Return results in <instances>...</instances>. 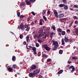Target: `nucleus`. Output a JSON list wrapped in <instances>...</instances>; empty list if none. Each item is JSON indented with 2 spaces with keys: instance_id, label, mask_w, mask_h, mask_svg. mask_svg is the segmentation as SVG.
Returning a JSON list of instances; mask_svg holds the SVG:
<instances>
[{
  "instance_id": "nucleus-38",
  "label": "nucleus",
  "mask_w": 78,
  "mask_h": 78,
  "mask_svg": "<svg viewBox=\"0 0 78 78\" xmlns=\"http://www.w3.org/2000/svg\"><path fill=\"white\" fill-rule=\"evenodd\" d=\"M50 34L53 36V34H54V35H55V33H54V32H52V33H51Z\"/></svg>"
},
{
  "instance_id": "nucleus-53",
  "label": "nucleus",
  "mask_w": 78,
  "mask_h": 78,
  "mask_svg": "<svg viewBox=\"0 0 78 78\" xmlns=\"http://www.w3.org/2000/svg\"><path fill=\"white\" fill-rule=\"evenodd\" d=\"M23 45H25L27 44V42L26 41H24L23 42Z\"/></svg>"
},
{
  "instance_id": "nucleus-9",
  "label": "nucleus",
  "mask_w": 78,
  "mask_h": 78,
  "mask_svg": "<svg viewBox=\"0 0 78 78\" xmlns=\"http://www.w3.org/2000/svg\"><path fill=\"white\" fill-rule=\"evenodd\" d=\"M44 36V34L42 35L41 33L39 34L38 35L37 39H40V38L42 36Z\"/></svg>"
},
{
  "instance_id": "nucleus-58",
  "label": "nucleus",
  "mask_w": 78,
  "mask_h": 78,
  "mask_svg": "<svg viewBox=\"0 0 78 78\" xmlns=\"http://www.w3.org/2000/svg\"><path fill=\"white\" fill-rule=\"evenodd\" d=\"M34 22H32L31 23V25L33 26L34 25Z\"/></svg>"
},
{
  "instance_id": "nucleus-7",
  "label": "nucleus",
  "mask_w": 78,
  "mask_h": 78,
  "mask_svg": "<svg viewBox=\"0 0 78 78\" xmlns=\"http://www.w3.org/2000/svg\"><path fill=\"white\" fill-rule=\"evenodd\" d=\"M29 76L30 77H34L35 75L34 73H29Z\"/></svg>"
},
{
  "instance_id": "nucleus-40",
  "label": "nucleus",
  "mask_w": 78,
  "mask_h": 78,
  "mask_svg": "<svg viewBox=\"0 0 78 78\" xmlns=\"http://www.w3.org/2000/svg\"><path fill=\"white\" fill-rule=\"evenodd\" d=\"M50 61H51V59L49 58L47 60V62H50Z\"/></svg>"
},
{
  "instance_id": "nucleus-2",
  "label": "nucleus",
  "mask_w": 78,
  "mask_h": 78,
  "mask_svg": "<svg viewBox=\"0 0 78 78\" xmlns=\"http://www.w3.org/2000/svg\"><path fill=\"white\" fill-rule=\"evenodd\" d=\"M72 69V70L71 71V73H73V72H74L75 70V68L74 67V66H70L69 67V69Z\"/></svg>"
},
{
  "instance_id": "nucleus-36",
  "label": "nucleus",
  "mask_w": 78,
  "mask_h": 78,
  "mask_svg": "<svg viewBox=\"0 0 78 78\" xmlns=\"http://www.w3.org/2000/svg\"><path fill=\"white\" fill-rule=\"evenodd\" d=\"M72 24H73V22H72L70 23V24L69 25V27H70L72 25Z\"/></svg>"
},
{
  "instance_id": "nucleus-1",
  "label": "nucleus",
  "mask_w": 78,
  "mask_h": 78,
  "mask_svg": "<svg viewBox=\"0 0 78 78\" xmlns=\"http://www.w3.org/2000/svg\"><path fill=\"white\" fill-rule=\"evenodd\" d=\"M43 48H44V49H46V50L47 51H49V50H51V48H50L48 47V46L46 45H44L42 47Z\"/></svg>"
},
{
  "instance_id": "nucleus-32",
  "label": "nucleus",
  "mask_w": 78,
  "mask_h": 78,
  "mask_svg": "<svg viewBox=\"0 0 78 78\" xmlns=\"http://www.w3.org/2000/svg\"><path fill=\"white\" fill-rule=\"evenodd\" d=\"M27 28V29H25V30L27 31H29L30 30V27H28Z\"/></svg>"
},
{
  "instance_id": "nucleus-13",
  "label": "nucleus",
  "mask_w": 78,
  "mask_h": 78,
  "mask_svg": "<svg viewBox=\"0 0 78 78\" xmlns=\"http://www.w3.org/2000/svg\"><path fill=\"white\" fill-rule=\"evenodd\" d=\"M16 56H12V61L14 62V61H16Z\"/></svg>"
},
{
  "instance_id": "nucleus-51",
  "label": "nucleus",
  "mask_w": 78,
  "mask_h": 78,
  "mask_svg": "<svg viewBox=\"0 0 78 78\" xmlns=\"http://www.w3.org/2000/svg\"><path fill=\"white\" fill-rule=\"evenodd\" d=\"M37 41L39 43H41V42H42V41L41 40H38Z\"/></svg>"
},
{
  "instance_id": "nucleus-17",
  "label": "nucleus",
  "mask_w": 78,
  "mask_h": 78,
  "mask_svg": "<svg viewBox=\"0 0 78 78\" xmlns=\"http://www.w3.org/2000/svg\"><path fill=\"white\" fill-rule=\"evenodd\" d=\"M25 5V3L21 2L20 4V6H24Z\"/></svg>"
},
{
  "instance_id": "nucleus-47",
  "label": "nucleus",
  "mask_w": 78,
  "mask_h": 78,
  "mask_svg": "<svg viewBox=\"0 0 78 78\" xmlns=\"http://www.w3.org/2000/svg\"><path fill=\"white\" fill-rule=\"evenodd\" d=\"M26 48H27V50H30V49L28 48V44H27L26 45Z\"/></svg>"
},
{
  "instance_id": "nucleus-5",
  "label": "nucleus",
  "mask_w": 78,
  "mask_h": 78,
  "mask_svg": "<svg viewBox=\"0 0 78 78\" xmlns=\"http://www.w3.org/2000/svg\"><path fill=\"white\" fill-rule=\"evenodd\" d=\"M39 72H40V69H36V70H34V71L33 73L34 74V75H36V74H37V73H39Z\"/></svg>"
},
{
  "instance_id": "nucleus-20",
  "label": "nucleus",
  "mask_w": 78,
  "mask_h": 78,
  "mask_svg": "<svg viewBox=\"0 0 78 78\" xmlns=\"http://www.w3.org/2000/svg\"><path fill=\"white\" fill-rule=\"evenodd\" d=\"M65 5H66L64 4H60L59 5V6L60 7V8H62V7H64Z\"/></svg>"
},
{
  "instance_id": "nucleus-30",
  "label": "nucleus",
  "mask_w": 78,
  "mask_h": 78,
  "mask_svg": "<svg viewBox=\"0 0 78 78\" xmlns=\"http://www.w3.org/2000/svg\"><path fill=\"white\" fill-rule=\"evenodd\" d=\"M51 28L54 31H55L56 30V29L55 28V26H53L52 27H51Z\"/></svg>"
},
{
  "instance_id": "nucleus-63",
  "label": "nucleus",
  "mask_w": 78,
  "mask_h": 78,
  "mask_svg": "<svg viewBox=\"0 0 78 78\" xmlns=\"http://www.w3.org/2000/svg\"><path fill=\"white\" fill-rule=\"evenodd\" d=\"M52 37H53V36L51 35L50 34V37L51 38H52Z\"/></svg>"
},
{
  "instance_id": "nucleus-34",
  "label": "nucleus",
  "mask_w": 78,
  "mask_h": 78,
  "mask_svg": "<svg viewBox=\"0 0 78 78\" xmlns=\"http://www.w3.org/2000/svg\"><path fill=\"white\" fill-rule=\"evenodd\" d=\"M62 52L63 51L62 50H60L59 51V54H62Z\"/></svg>"
},
{
  "instance_id": "nucleus-15",
  "label": "nucleus",
  "mask_w": 78,
  "mask_h": 78,
  "mask_svg": "<svg viewBox=\"0 0 78 78\" xmlns=\"http://www.w3.org/2000/svg\"><path fill=\"white\" fill-rule=\"evenodd\" d=\"M62 72H63V70L61 69L57 73V74L58 75H60V74H61V73H62Z\"/></svg>"
},
{
  "instance_id": "nucleus-16",
  "label": "nucleus",
  "mask_w": 78,
  "mask_h": 78,
  "mask_svg": "<svg viewBox=\"0 0 78 78\" xmlns=\"http://www.w3.org/2000/svg\"><path fill=\"white\" fill-rule=\"evenodd\" d=\"M25 2H26V4L27 5H31V2H30V1H27V0H26Z\"/></svg>"
},
{
  "instance_id": "nucleus-23",
  "label": "nucleus",
  "mask_w": 78,
  "mask_h": 78,
  "mask_svg": "<svg viewBox=\"0 0 78 78\" xmlns=\"http://www.w3.org/2000/svg\"><path fill=\"white\" fill-rule=\"evenodd\" d=\"M64 6V9H66V10L68 9V5H65Z\"/></svg>"
},
{
  "instance_id": "nucleus-22",
  "label": "nucleus",
  "mask_w": 78,
  "mask_h": 78,
  "mask_svg": "<svg viewBox=\"0 0 78 78\" xmlns=\"http://www.w3.org/2000/svg\"><path fill=\"white\" fill-rule=\"evenodd\" d=\"M19 17H20V19H23V18H24L25 16L23 15H20Z\"/></svg>"
},
{
  "instance_id": "nucleus-35",
  "label": "nucleus",
  "mask_w": 78,
  "mask_h": 78,
  "mask_svg": "<svg viewBox=\"0 0 78 78\" xmlns=\"http://www.w3.org/2000/svg\"><path fill=\"white\" fill-rule=\"evenodd\" d=\"M12 67H13V68L15 69V68H16V67H17V65H16L14 64L12 65Z\"/></svg>"
},
{
  "instance_id": "nucleus-10",
  "label": "nucleus",
  "mask_w": 78,
  "mask_h": 78,
  "mask_svg": "<svg viewBox=\"0 0 78 78\" xmlns=\"http://www.w3.org/2000/svg\"><path fill=\"white\" fill-rule=\"evenodd\" d=\"M42 58H44V59H46V58H47L48 56L45 54H42Z\"/></svg>"
},
{
  "instance_id": "nucleus-29",
  "label": "nucleus",
  "mask_w": 78,
  "mask_h": 78,
  "mask_svg": "<svg viewBox=\"0 0 78 78\" xmlns=\"http://www.w3.org/2000/svg\"><path fill=\"white\" fill-rule=\"evenodd\" d=\"M17 15L18 17H19L20 16V12H17Z\"/></svg>"
},
{
  "instance_id": "nucleus-31",
  "label": "nucleus",
  "mask_w": 78,
  "mask_h": 78,
  "mask_svg": "<svg viewBox=\"0 0 78 78\" xmlns=\"http://www.w3.org/2000/svg\"><path fill=\"white\" fill-rule=\"evenodd\" d=\"M58 47V46H54V50H56L57 49V48Z\"/></svg>"
},
{
  "instance_id": "nucleus-43",
  "label": "nucleus",
  "mask_w": 78,
  "mask_h": 78,
  "mask_svg": "<svg viewBox=\"0 0 78 78\" xmlns=\"http://www.w3.org/2000/svg\"><path fill=\"white\" fill-rule=\"evenodd\" d=\"M47 37V34H46L44 35V39H45V38H46Z\"/></svg>"
},
{
  "instance_id": "nucleus-48",
  "label": "nucleus",
  "mask_w": 78,
  "mask_h": 78,
  "mask_svg": "<svg viewBox=\"0 0 78 78\" xmlns=\"http://www.w3.org/2000/svg\"><path fill=\"white\" fill-rule=\"evenodd\" d=\"M31 19V17L30 16L29 17H28L27 18V19H28V20H30V19Z\"/></svg>"
},
{
  "instance_id": "nucleus-62",
  "label": "nucleus",
  "mask_w": 78,
  "mask_h": 78,
  "mask_svg": "<svg viewBox=\"0 0 78 78\" xmlns=\"http://www.w3.org/2000/svg\"><path fill=\"white\" fill-rule=\"evenodd\" d=\"M69 9H70V10L71 11H74V10H73V8H69Z\"/></svg>"
},
{
  "instance_id": "nucleus-41",
  "label": "nucleus",
  "mask_w": 78,
  "mask_h": 78,
  "mask_svg": "<svg viewBox=\"0 0 78 78\" xmlns=\"http://www.w3.org/2000/svg\"><path fill=\"white\" fill-rule=\"evenodd\" d=\"M74 7L76 8H78V5H74Z\"/></svg>"
},
{
  "instance_id": "nucleus-4",
  "label": "nucleus",
  "mask_w": 78,
  "mask_h": 78,
  "mask_svg": "<svg viewBox=\"0 0 78 78\" xmlns=\"http://www.w3.org/2000/svg\"><path fill=\"white\" fill-rule=\"evenodd\" d=\"M20 28L21 30H22L23 31L25 30V28H24V25L23 23H21V25H20Z\"/></svg>"
},
{
  "instance_id": "nucleus-33",
  "label": "nucleus",
  "mask_w": 78,
  "mask_h": 78,
  "mask_svg": "<svg viewBox=\"0 0 78 78\" xmlns=\"http://www.w3.org/2000/svg\"><path fill=\"white\" fill-rule=\"evenodd\" d=\"M43 17L44 19V20H45V21H47V18L46 17H45V16H43Z\"/></svg>"
},
{
  "instance_id": "nucleus-8",
  "label": "nucleus",
  "mask_w": 78,
  "mask_h": 78,
  "mask_svg": "<svg viewBox=\"0 0 78 78\" xmlns=\"http://www.w3.org/2000/svg\"><path fill=\"white\" fill-rule=\"evenodd\" d=\"M54 14L55 17H56V18H58V13L57 11H54Z\"/></svg>"
},
{
  "instance_id": "nucleus-61",
  "label": "nucleus",
  "mask_w": 78,
  "mask_h": 78,
  "mask_svg": "<svg viewBox=\"0 0 78 78\" xmlns=\"http://www.w3.org/2000/svg\"><path fill=\"white\" fill-rule=\"evenodd\" d=\"M39 24L41 25H42V22H39Z\"/></svg>"
},
{
  "instance_id": "nucleus-6",
  "label": "nucleus",
  "mask_w": 78,
  "mask_h": 78,
  "mask_svg": "<svg viewBox=\"0 0 78 78\" xmlns=\"http://www.w3.org/2000/svg\"><path fill=\"white\" fill-rule=\"evenodd\" d=\"M53 45H55L54 46H56L57 47H58L59 45H58V42L57 41H53Z\"/></svg>"
},
{
  "instance_id": "nucleus-21",
  "label": "nucleus",
  "mask_w": 78,
  "mask_h": 78,
  "mask_svg": "<svg viewBox=\"0 0 78 78\" xmlns=\"http://www.w3.org/2000/svg\"><path fill=\"white\" fill-rule=\"evenodd\" d=\"M61 34L62 36H64V35H66V32L65 31H62Z\"/></svg>"
},
{
  "instance_id": "nucleus-45",
  "label": "nucleus",
  "mask_w": 78,
  "mask_h": 78,
  "mask_svg": "<svg viewBox=\"0 0 78 78\" xmlns=\"http://www.w3.org/2000/svg\"><path fill=\"white\" fill-rule=\"evenodd\" d=\"M78 33V29H77L76 30V34H77Z\"/></svg>"
},
{
  "instance_id": "nucleus-57",
  "label": "nucleus",
  "mask_w": 78,
  "mask_h": 78,
  "mask_svg": "<svg viewBox=\"0 0 78 78\" xmlns=\"http://www.w3.org/2000/svg\"><path fill=\"white\" fill-rule=\"evenodd\" d=\"M20 39H22V35H20Z\"/></svg>"
},
{
  "instance_id": "nucleus-42",
  "label": "nucleus",
  "mask_w": 78,
  "mask_h": 78,
  "mask_svg": "<svg viewBox=\"0 0 78 78\" xmlns=\"http://www.w3.org/2000/svg\"><path fill=\"white\" fill-rule=\"evenodd\" d=\"M67 32H68L69 33H70V30L69 29H68L66 30Z\"/></svg>"
},
{
  "instance_id": "nucleus-19",
  "label": "nucleus",
  "mask_w": 78,
  "mask_h": 78,
  "mask_svg": "<svg viewBox=\"0 0 78 78\" xmlns=\"http://www.w3.org/2000/svg\"><path fill=\"white\" fill-rule=\"evenodd\" d=\"M57 31L58 33H61L62 32V30L60 28H58Z\"/></svg>"
},
{
  "instance_id": "nucleus-28",
  "label": "nucleus",
  "mask_w": 78,
  "mask_h": 78,
  "mask_svg": "<svg viewBox=\"0 0 78 78\" xmlns=\"http://www.w3.org/2000/svg\"><path fill=\"white\" fill-rule=\"evenodd\" d=\"M38 35L37 34H36L35 35H34V39H36V38H37Z\"/></svg>"
},
{
  "instance_id": "nucleus-24",
  "label": "nucleus",
  "mask_w": 78,
  "mask_h": 78,
  "mask_svg": "<svg viewBox=\"0 0 78 78\" xmlns=\"http://www.w3.org/2000/svg\"><path fill=\"white\" fill-rule=\"evenodd\" d=\"M46 10H44L43 11H42V14L44 15H45V14H46V12H45V11Z\"/></svg>"
},
{
  "instance_id": "nucleus-12",
  "label": "nucleus",
  "mask_w": 78,
  "mask_h": 78,
  "mask_svg": "<svg viewBox=\"0 0 78 78\" xmlns=\"http://www.w3.org/2000/svg\"><path fill=\"white\" fill-rule=\"evenodd\" d=\"M62 17H64V14H60L58 16V18H61Z\"/></svg>"
},
{
  "instance_id": "nucleus-11",
  "label": "nucleus",
  "mask_w": 78,
  "mask_h": 78,
  "mask_svg": "<svg viewBox=\"0 0 78 78\" xmlns=\"http://www.w3.org/2000/svg\"><path fill=\"white\" fill-rule=\"evenodd\" d=\"M64 41L65 42L67 43V42H68L69 41V39L67 37H65L64 38Z\"/></svg>"
},
{
  "instance_id": "nucleus-27",
  "label": "nucleus",
  "mask_w": 78,
  "mask_h": 78,
  "mask_svg": "<svg viewBox=\"0 0 78 78\" xmlns=\"http://www.w3.org/2000/svg\"><path fill=\"white\" fill-rule=\"evenodd\" d=\"M32 50H33L34 51H36V48L35 47H32Z\"/></svg>"
},
{
  "instance_id": "nucleus-54",
  "label": "nucleus",
  "mask_w": 78,
  "mask_h": 78,
  "mask_svg": "<svg viewBox=\"0 0 78 78\" xmlns=\"http://www.w3.org/2000/svg\"><path fill=\"white\" fill-rule=\"evenodd\" d=\"M10 72H12V67H10Z\"/></svg>"
},
{
  "instance_id": "nucleus-59",
  "label": "nucleus",
  "mask_w": 78,
  "mask_h": 78,
  "mask_svg": "<svg viewBox=\"0 0 78 78\" xmlns=\"http://www.w3.org/2000/svg\"><path fill=\"white\" fill-rule=\"evenodd\" d=\"M78 23V21L77 20H76L75 22V24H77V23Z\"/></svg>"
},
{
  "instance_id": "nucleus-64",
  "label": "nucleus",
  "mask_w": 78,
  "mask_h": 78,
  "mask_svg": "<svg viewBox=\"0 0 78 78\" xmlns=\"http://www.w3.org/2000/svg\"><path fill=\"white\" fill-rule=\"evenodd\" d=\"M68 64H71V63H72V62H71V61H69L68 62Z\"/></svg>"
},
{
  "instance_id": "nucleus-14",
  "label": "nucleus",
  "mask_w": 78,
  "mask_h": 78,
  "mask_svg": "<svg viewBox=\"0 0 78 78\" xmlns=\"http://www.w3.org/2000/svg\"><path fill=\"white\" fill-rule=\"evenodd\" d=\"M26 41L27 42H29V41H30V39H29V38H30V35H27L26 37Z\"/></svg>"
},
{
  "instance_id": "nucleus-46",
  "label": "nucleus",
  "mask_w": 78,
  "mask_h": 78,
  "mask_svg": "<svg viewBox=\"0 0 78 78\" xmlns=\"http://www.w3.org/2000/svg\"><path fill=\"white\" fill-rule=\"evenodd\" d=\"M31 13L33 14V16H35V13L34 12H32Z\"/></svg>"
},
{
  "instance_id": "nucleus-49",
  "label": "nucleus",
  "mask_w": 78,
  "mask_h": 78,
  "mask_svg": "<svg viewBox=\"0 0 78 78\" xmlns=\"http://www.w3.org/2000/svg\"><path fill=\"white\" fill-rule=\"evenodd\" d=\"M72 58L73 59H77V58H76V57H73Z\"/></svg>"
},
{
  "instance_id": "nucleus-39",
  "label": "nucleus",
  "mask_w": 78,
  "mask_h": 78,
  "mask_svg": "<svg viewBox=\"0 0 78 78\" xmlns=\"http://www.w3.org/2000/svg\"><path fill=\"white\" fill-rule=\"evenodd\" d=\"M62 1L64 3H67V0H63Z\"/></svg>"
},
{
  "instance_id": "nucleus-60",
  "label": "nucleus",
  "mask_w": 78,
  "mask_h": 78,
  "mask_svg": "<svg viewBox=\"0 0 78 78\" xmlns=\"http://www.w3.org/2000/svg\"><path fill=\"white\" fill-rule=\"evenodd\" d=\"M73 18H74V19H76L78 20V18H77V17L76 16H73Z\"/></svg>"
},
{
  "instance_id": "nucleus-55",
  "label": "nucleus",
  "mask_w": 78,
  "mask_h": 78,
  "mask_svg": "<svg viewBox=\"0 0 78 78\" xmlns=\"http://www.w3.org/2000/svg\"><path fill=\"white\" fill-rule=\"evenodd\" d=\"M28 47H29V49H31V48H33V47H31V46H29Z\"/></svg>"
},
{
  "instance_id": "nucleus-52",
  "label": "nucleus",
  "mask_w": 78,
  "mask_h": 78,
  "mask_svg": "<svg viewBox=\"0 0 78 78\" xmlns=\"http://www.w3.org/2000/svg\"><path fill=\"white\" fill-rule=\"evenodd\" d=\"M47 14L48 15H49L50 14V11H48L47 12Z\"/></svg>"
},
{
  "instance_id": "nucleus-50",
  "label": "nucleus",
  "mask_w": 78,
  "mask_h": 78,
  "mask_svg": "<svg viewBox=\"0 0 78 78\" xmlns=\"http://www.w3.org/2000/svg\"><path fill=\"white\" fill-rule=\"evenodd\" d=\"M30 2H36V0H30Z\"/></svg>"
},
{
  "instance_id": "nucleus-26",
  "label": "nucleus",
  "mask_w": 78,
  "mask_h": 78,
  "mask_svg": "<svg viewBox=\"0 0 78 78\" xmlns=\"http://www.w3.org/2000/svg\"><path fill=\"white\" fill-rule=\"evenodd\" d=\"M65 44L64 40V39L62 38V45H64Z\"/></svg>"
},
{
  "instance_id": "nucleus-56",
  "label": "nucleus",
  "mask_w": 78,
  "mask_h": 78,
  "mask_svg": "<svg viewBox=\"0 0 78 78\" xmlns=\"http://www.w3.org/2000/svg\"><path fill=\"white\" fill-rule=\"evenodd\" d=\"M34 53L35 55H37V52H36V51H34Z\"/></svg>"
},
{
  "instance_id": "nucleus-37",
  "label": "nucleus",
  "mask_w": 78,
  "mask_h": 78,
  "mask_svg": "<svg viewBox=\"0 0 78 78\" xmlns=\"http://www.w3.org/2000/svg\"><path fill=\"white\" fill-rule=\"evenodd\" d=\"M35 46L36 47H39V45L38 43H36L35 44Z\"/></svg>"
},
{
  "instance_id": "nucleus-25",
  "label": "nucleus",
  "mask_w": 78,
  "mask_h": 78,
  "mask_svg": "<svg viewBox=\"0 0 78 78\" xmlns=\"http://www.w3.org/2000/svg\"><path fill=\"white\" fill-rule=\"evenodd\" d=\"M25 28H27L28 27V25H27L26 23L25 24L24 26Z\"/></svg>"
},
{
  "instance_id": "nucleus-18",
  "label": "nucleus",
  "mask_w": 78,
  "mask_h": 78,
  "mask_svg": "<svg viewBox=\"0 0 78 78\" xmlns=\"http://www.w3.org/2000/svg\"><path fill=\"white\" fill-rule=\"evenodd\" d=\"M43 31L44 30H43V29H41L39 30V31H38V32L39 33H41V34H42V33H43Z\"/></svg>"
},
{
  "instance_id": "nucleus-44",
  "label": "nucleus",
  "mask_w": 78,
  "mask_h": 78,
  "mask_svg": "<svg viewBox=\"0 0 78 78\" xmlns=\"http://www.w3.org/2000/svg\"><path fill=\"white\" fill-rule=\"evenodd\" d=\"M7 69L10 72V67L9 66H8L7 67Z\"/></svg>"
},
{
  "instance_id": "nucleus-3",
  "label": "nucleus",
  "mask_w": 78,
  "mask_h": 78,
  "mask_svg": "<svg viewBox=\"0 0 78 78\" xmlns=\"http://www.w3.org/2000/svg\"><path fill=\"white\" fill-rule=\"evenodd\" d=\"M37 68L36 66L35 65H32L30 67V70H34L36 69Z\"/></svg>"
}]
</instances>
